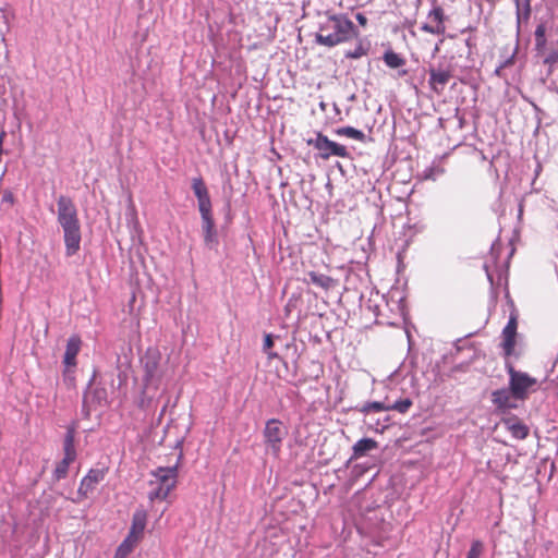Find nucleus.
Wrapping results in <instances>:
<instances>
[{"instance_id": "nucleus-1", "label": "nucleus", "mask_w": 558, "mask_h": 558, "mask_svg": "<svg viewBox=\"0 0 558 558\" xmlns=\"http://www.w3.org/2000/svg\"><path fill=\"white\" fill-rule=\"evenodd\" d=\"M57 221L63 231L65 255L71 257L81 248L82 233L77 208L68 196L61 195L57 201Z\"/></svg>"}, {"instance_id": "nucleus-2", "label": "nucleus", "mask_w": 558, "mask_h": 558, "mask_svg": "<svg viewBox=\"0 0 558 558\" xmlns=\"http://www.w3.org/2000/svg\"><path fill=\"white\" fill-rule=\"evenodd\" d=\"M360 35L354 23L345 14H327L315 35L316 43L332 48L348 43Z\"/></svg>"}, {"instance_id": "nucleus-3", "label": "nucleus", "mask_w": 558, "mask_h": 558, "mask_svg": "<svg viewBox=\"0 0 558 558\" xmlns=\"http://www.w3.org/2000/svg\"><path fill=\"white\" fill-rule=\"evenodd\" d=\"M192 190L197 198L202 217V229L206 247L213 250L218 245V236L213 217V206L208 189L202 177L192 180Z\"/></svg>"}, {"instance_id": "nucleus-4", "label": "nucleus", "mask_w": 558, "mask_h": 558, "mask_svg": "<svg viewBox=\"0 0 558 558\" xmlns=\"http://www.w3.org/2000/svg\"><path fill=\"white\" fill-rule=\"evenodd\" d=\"M182 454L180 453L178 461L170 466H159L150 472V480L148 482L149 492L148 499L166 500L171 490H173L178 484V469L179 462Z\"/></svg>"}, {"instance_id": "nucleus-5", "label": "nucleus", "mask_w": 558, "mask_h": 558, "mask_svg": "<svg viewBox=\"0 0 558 558\" xmlns=\"http://www.w3.org/2000/svg\"><path fill=\"white\" fill-rule=\"evenodd\" d=\"M506 369L509 375V388L512 390L515 400H526L530 391L535 390L536 378L531 377L527 373L517 371L511 363L506 364Z\"/></svg>"}, {"instance_id": "nucleus-6", "label": "nucleus", "mask_w": 558, "mask_h": 558, "mask_svg": "<svg viewBox=\"0 0 558 558\" xmlns=\"http://www.w3.org/2000/svg\"><path fill=\"white\" fill-rule=\"evenodd\" d=\"M161 353L157 349H148L142 359L144 375L143 383L146 389L159 387Z\"/></svg>"}, {"instance_id": "nucleus-7", "label": "nucleus", "mask_w": 558, "mask_h": 558, "mask_svg": "<svg viewBox=\"0 0 558 558\" xmlns=\"http://www.w3.org/2000/svg\"><path fill=\"white\" fill-rule=\"evenodd\" d=\"M263 434L267 448L274 457L278 458L281 451L282 440L288 434L283 423L278 418L268 420Z\"/></svg>"}, {"instance_id": "nucleus-8", "label": "nucleus", "mask_w": 558, "mask_h": 558, "mask_svg": "<svg viewBox=\"0 0 558 558\" xmlns=\"http://www.w3.org/2000/svg\"><path fill=\"white\" fill-rule=\"evenodd\" d=\"M307 144L319 151L323 159H329L331 156L347 158L349 153L345 146L330 141L326 135L318 133L315 138L307 140Z\"/></svg>"}, {"instance_id": "nucleus-9", "label": "nucleus", "mask_w": 558, "mask_h": 558, "mask_svg": "<svg viewBox=\"0 0 558 558\" xmlns=\"http://www.w3.org/2000/svg\"><path fill=\"white\" fill-rule=\"evenodd\" d=\"M75 430L73 427L69 428L63 444L64 457L57 464L53 476L57 481L64 478L68 475L69 466L76 459L75 450Z\"/></svg>"}, {"instance_id": "nucleus-10", "label": "nucleus", "mask_w": 558, "mask_h": 558, "mask_svg": "<svg viewBox=\"0 0 558 558\" xmlns=\"http://www.w3.org/2000/svg\"><path fill=\"white\" fill-rule=\"evenodd\" d=\"M107 471V469H90L82 478L77 489V497L73 501L81 502L88 498L97 485L105 480Z\"/></svg>"}, {"instance_id": "nucleus-11", "label": "nucleus", "mask_w": 558, "mask_h": 558, "mask_svg": "<svg viewBox=\"0 0 558 558\" xmlns=\"http://www.w3.org/2000/svg\"><path fill=\"white\" fill-rule=\"evenodd\" d=\"M429 80L428 85L429 88L438 96L442 95L445 92L446 85L452 78L453 74L450 69L442 68H430L428 70Z\"/></svg>"}, {"instance_id": "nucleus-12", "label": "nucleus", "mask_w": 558, "mask_h": 558, "mask_svg": "<svg viewBox=\"0 0 558 558\" xmlns=\"http://www.w3.org/2000/svg\"><path fill=\"white\" fill-rule=\"evenodd\" d=\"M82 348V339L78 335H72L66 342L63 355L64 373L69 374L74 371L77 365L76 357Z\"/></svg>"}, {"instance_id": "nucleus-13", "label": "nucleus", "mask_w": 558, "mask_h": 558, "mask_svg": "<svg viewBox=\"0 0 558 558\" xmlns=\"http://www.w3.org/2000/svg\"><path fill=\"white\" fill-rule=\"evenodd\" d=\"M517 328L518 322L517 316L511 315L508 324L502 330V343L501 347L504 349V353L506 357H509L513 354L515 348V337H517Z\"/></svg>"}, {"instance_id": "nucleus-14", "label": "nucleus", "mask_w": 558, "mask_h": 558, "mask_svg": "<svg viewBox=\"0 0 558 558\" xmlns=\"http://www.w3.org/2000/svg\"><path fill=\"white\" fill-rule=\"evenodd\" d=\"M147 524V512L144 509H137L132 517L131 527L126 535L128 538L140 543L144 536Z\"/></svg>"}, {"instance_id": "nucleus-15", "label": "nucleus", "mask_w": 558, "mask_h": 558, "mask_svg": "<svg viewBox=\"0 0 558 558\" xmlns=\"http://www.w3.org/2000/svg\"><path fill=\"white\" fill-rule=\"evenodd\" d=\"M492 401L500 410L514 409L517 407L514 395L510 388L495 390L492 393Z\"/></svg>"}, {"instance_id": "nucleus-16", "label": "nucleus", "mask_w": 558, "mask_h": 558, "mask_svg": "<svg viewBox=\"0 0 558 558\" xmlns=\"http://www.w3.org/2000/svg\"><path fill=\"white\" fill-rule=\"evenodd\" d=\"M506 428L517 439H524L529 435V427L518 417H508L504 420Z\"/></svg>"}, {"instance_id": "nucleus-17", "label": "nucleus", "mask_w": 558, "mask_h": 558, "mask_svg": "<svg viewBox=\"0 0 558 558\" xmlns=\"http://www.w3.org/2000/svg\"><path fill=\"white\" fill-rule=\"evenodd\" d=\"M377 447L378 444L373 438H362L359 441H356L352 448V459H360L364 457L367 452L376 449Z\"/></svg>"}, {"instance_id": "nucleus-18", "label": "nucleus", "mask_w": 558, "mask_h": 558, "mask_svg": "<svg viewBox=\"0 0 558 558\" xmlns=\"http://www.w3.org/2000/svg\"><path fill=\"white\" fill-rule=\"evenodd\" d=\"M308 277L313 284L320 287L326 291L335 286V280L327 275L318 274L316 271H310Z\"/></svg>"}, {"instance_id": "nucleus-19", "label": "nucleus", "mask_w": 558, "mask_h": 558, "mask_svg": "<svg viewBox=\"0 0 558 558\" xmlns=\"http://www.w3.org/2000/svg\"><path fill=\"white\" fill-rule=\"evenodd\" d=\"M356 39V45L353 50H348L345 52V58L348 59H360L366 56L369 51V44L362 39L360 36Z\"/></svg>"}, {"instance_id": "nucleus-20", "label": "nucleus", "mask_w": 558, "mask_h": 558, "mask_svg": "<svg viewBox=\"0 0 558 558\" xmlns=\"http://www.w3.org/2000/svg\"><path fill=\"white\" fill-rule=\"evenodd\" d=\"M388 403L381 401L365 402L361 407L356 408V411L363 415H367L372 412L388 411Z\"/></svg>"}, {"instance_id": "nucleus-21", "label": "nucleus", "mask_w": 558, "mask_h": 558, "mask_svg": "<svg viewBox=\"0 0 558 558\" xmlns=\"http://www.w3.org/2000/svg\"><path fill=\"white\" fill-rule=\"evenodd\" d=\"M517 20L519 23L527 22L531 16V0H520L515 2Z\"/></svg>"}, {"instance_id": "nucleus-22", "label": "nucleus", "mask_w": 558, "mask_h": 558, "mask_svg": "<svg viewBox=\"0 0 558 558\" xmlns=\"http://www.w3.org/2000/svg\"><path fill=\"white\" fill-rule=\"evenodd\" d=\"M336 134L337 135H340V136H345V137H349V138H353L355 141H359V142H364L365 141V134L355 129V128H352V126H342V128H339L336 130Z\"/></svg>"}, {"instance_id": "nucleus-23", "label": "nucleus", "mask_w": 558, "mask_h": 558, "mask_svg": "<svg viewBox=\"0 0 558 558\" xmlns=\"http://www.w3.org/2000/svg\"><path fill=\"white\" fill-rule=\"evenodd\" d=\"M138 543L125 537L124 541L118 546L114 557L126 558Z\"/></svg>"}, {"instance_id": "nucleus-24", "label": "nucleus", "mask_w": 558, "mask_h": 558, "mask_svg": "<svg viewBox=\"0 0 558 558\" xmlns=\"http://www.w3.org/2000/svg\"><path fill=\"white\" fill-rule=\"evenodd\" d=\"M384 61L387 66L397 69L405 64V60L395 51H387L384 54Z\"/></svg>"}, {"instance_id": "nucleus-25", "label": "nucleus", "mask_w": 558, "mask_h": 558, "mask_svg": "<svg viewBox=\"0 0 558 558\" xmlns=\"http://www.w3.org/2000/svg\"><path fill=\"white\" fill-rule=\"evenodd\" d=\"M428 19L435 22L436 27H446L445 26V13L444 9L439 5L434 7L432 11L428 13Z\"/></svg>"}, {"instance_id": "nucleus-26", "label": "nucleus", "mask_w": 558, "mask_h": 558, "mask_svg": "<svg viewBox=\"0 0 558 558\" xmlns=\"http://www.w3.org/2000/svg\"><path fill=\"white\" fill-rule=\"evenodd\" d=\"M413 402L411 399L405 398L399 401H396L392 404H388V411H397L399 413H407L412 407Z\"/></svg>"}, {"instance_id": "nucleus-27", "label": "nucleus", "mask_w": 558, "mask_h": 558, "mask_svg": "<svg viewBox=\"0 0 558 558\" xmlns=\"http://www.w3.org/2000/svg\"><path fill=\"white\" fill-rule=\"evenodd\" d=\"M484 553V544L480 539H475L471 544L466 558H480Z\"/></svg>"}, {"instance_id": "nucleus-28", "label": "nucleus", "mask_w": 558, "mask_h": 558, "mask_svg": "<svg viewBox=\"0 0 558 558\" xmlns=\"http://www.w3.org/2000/svg\"><path fill=\"white\" fill-rule=\"evenodd\" d=\"M535 41L537 47H544L546 45V26L544 24H538L534 32Z\"/></svg>"}, {"instance_id": "nucleus-29", "label": "nucleus", "mask_w": 558, "mask_h": 558, "mask_svg": "<svg viewBox=\"0 0 558 558\" xmlns=\"http://www.w3.org/2000/svg\"><path fill=\"white\" fill-rule=\"evenodd\" d=\"M421 29L426 33L434 34V35H444L446 32V27L439 28L432 24H423Z\"/></svg>"}, {"instance_id": "nucleus-30", "label": "nucleus", "mask_w": 558, "mask_h": 558, "mask_svg": "<svg viewBox=\"0 0 558 558\" xmlns=\"http://www.w3.org/2000/svg\"><path fill=\"white\" fill-rule=\"evenodd\" d=\"M274 345L271 335H266L264 339V350L268 351Z\"/></svg>"}, {"instance_id": "nucleus-31", "label": "nucleus", "mask_w": 558, "mask_h": 558, "mask_svg": "<svg viewBox=\"0 0 558 558\" xmlns=\"http://www.w3.org/2000/svg\"><path fill=\"white\" fill-rule=\"evenodd\" d=\"M509 64H512V58H510V59L506 60L504 63H501V64L496 69V71H495V72H496V74H497L498 76H501V72H502V70H504L506 66H508Z\"/></svg>"}, {"instance_id": "nucleus-32", "label": "nucleus", "mask_w": 558, "mask_h": 558, "mask_svg": "<svg viewBox=\"0 0 558 558\" xmlns=\"http://www.w3.org/2000/svg\"><path fill=\"white\" fill-rule=\"evenodd\" d=\"M355 19L361 26L365 27L367 25V17L363 13H357Z\"/></svg>"}, {"instance_id": "nucleus-33", "label": "nucleus", "mask_w": 558, "mask_h": 558, "mask_svg": "<svg viewBox=\"0 0 558 558\" xmlns=\"http://www.w3.org/2000/svg\"><path fill=\"white\" fill-rule=\"evenodd\" d=\"M558 59V54L549 56L545 59V63L555 62Z\"/></svg>"}, {"instance_id": "nucleus-34", "label": "nucleus", "mask_w": 558, "mask_h": 558, "mask_svg": "<svg viewBox=\"0 0 558 558\" xmlns=\"http://www.w3.org/2000/svg\"><path fill=\"white\" fill-rule=\"evenodd\" d=\"M434 51H435V52H438V51H439V45H436V47H435V50H434Z\"/></svg>"}, {"instance_id": "nucleus-35", "label": "nucleus", "mask_w": 558, "mask_h": 558, "mask_svg": "<svg viewBox=\"0 0 558 558\" xmlns=\"http://www.w3.org/2000/svg\"><path fill=\"white\" fill-rule=\"evenodd\" d=\"M513 1H514V3H515V2H519L520 0H513Z\"/></svg>"}]
</instances>
